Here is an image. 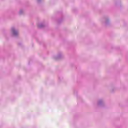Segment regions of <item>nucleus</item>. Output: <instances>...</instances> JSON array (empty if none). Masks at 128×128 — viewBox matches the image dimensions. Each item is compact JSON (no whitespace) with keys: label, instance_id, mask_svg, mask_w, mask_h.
<instances>
[{"label":"nucleus","instance_id":"39448f33","mask_svg":"<svg viewBox=\"0 0 128 128\" xmlns=\"http://www.w3.org/2000/svg\"><path fill=\"white\" fill-rule=\"evenodd\" d=\"M38 26L40 28H44L45 25L44 23H40L38 24Z\"/></svg>","mask_w":128,"mask_h":128},{"label":"nucleus","instance_id":"423d86ee","mask_svg":"<svg viewBox=\"0 0 128 128\" xmlns=\"http://www.w3.org/2000/svg\"><path fill=\"white\" fill-rule=\"evenodd\" d=\"M19 14L22 16V14H24V11L23 10H20L19 12Z\"/></svg>","mask_w":128,"mask_h":128},{"label":"nucleus","instance_id":"1a4fd4ad","mask_svg":"<svg viewBox=\"0 0 128 128\" xmlns=\"http://www.w3.org/2000/svg\"><path fill=\"white\" fill-rule=\"evenodd\" d=\"M114 88H112V90H111V92H114Z\"/></svg>","mask_w":128,"mask_h":128},{"label":"nucleus","instance_id":"20e7f679","mask_svg":"<svg viewBox=\"0 0 128 128\" xmlns=\"http://www.w3.org/2000/svg\"><path fill=\"white\" fill-rule=\"evenodd\" d=\"M98 106L99 108H104V99H100L97 102Z\"/></svg>","mask_w":128,"mask_h":128},{"label":"nucleus","instance_id":"7ed1b4c3","mask_svg":"<svg viewBox=\"0 0 128 128\" xmlns=\"http://www.w3.org/2000/svg\"><path fill=\"white\" fill-rule=\"evenodd\" d=\"M54 60H62L64 58V54L62 52H58L57 56H54Z\"/></svg>","mask_w":128,"mask_h":128},{"label":"nucleus","instance_id":"f03ea898","mask_svg":"<svg viewBox=\"0 0 128 128\" xmlns=\"http://www.w3.org/2000/svg\"><path fill=\"white\" fill-rule=\"evenodd\" d=\"M10 32L12 36H14V38H18L20 36V31L15 27H12Z\"/></svg>","mask_w":128,"mask_h":128},{"label":"nucleus","instance_id":"6e6552de","mask_svg":"<svg viewBox=\"0 0 128 128\" xmlns=\"http://www.w3.org/2000/svg\"><path fill=\"white\" fill-rule=\"evenodd\" d=\"M18 46H22V43H19V44H18Z\"/></svg>","mask_w":128,"mask_h":128},{"label":"nucleus","instance_id":"0eeeda50","mask_svg":"<svg viewBox=\"0 0 128 128\" xmlns=\"http://www.w3.org/2000/svg\"><path fill=\"white\" fill-rule=\"evenodd\" d=\"M42 0H37V2H38V4H40V2H42Z\"/></svg>","mask_w":128,"mask_h":128},{"label":"nucleus","instance_id":"f257e3e1","mask_svg":"<svg viewBox=\"0 0 128 128\" xmlns=\"http://www.w3.org/2000/svg\"><path fill=\"white\" fill-rule=\"evenodd\" d=\"M101 24L104 26H106L110 24V18L108 16H105L100 20Z\"/></svg>","mask_w":128,"mask_h":128}]
</instances>
